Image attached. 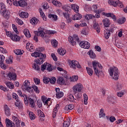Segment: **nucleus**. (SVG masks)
Instances as JSON below:
<instances>
[{
    "instance_id": "nucleus-30",
    "label": "nucleus",
    "mask_w": 127,
    "mask_h": 127,
    "mask_svg": "<svg viewBox=\"0 0 127 127\" xmlns=\"http://www.w3.org/2000/svg\"><path fill=\"white\" fill-rule=\"evenodd\" d=\"M47 70L48 71H49V72H51V71H52L53 70H55V69L56 68V67L53 66L49 64H47Z\"/></svg>"
},
{
    "instance_id": "nucleus-52",
    "label": "nucleus",
    "mask_w": 127,
    "mask_h": 127,
    "mask_svg": "<svg viewBox=\"0 0 127 127\" xmlns=\"http://www.w3.org/2000/svg\"><path fill=\"white\" fill-rule=\"evenodd\" d=\"M33 89L35 91V93L37 94H39V90H38V87L36 85L33 86Z\"/></svg>"
},
{
    "instance_id": "nucleus-50",
    "label": "nucleus",
    "mask_w": 127,
    "mask_h": 127,
    "mask_svg": "<svg viewBox=\"0 0 127 127\" xmlns=\"http://www.w3.org/2000/svg\"><path fill=\"white\" fill-rule=\"evenodd\" d=\"M34 83H35L36 85H39L40 84V79H39V78L35 77L34 78Z\"/></svg>"
},
{
    "instance_id": "nucleus-15",
    "label": "nucleus",
    "mask_w": 127,
    "mask_h": 127,
    "mask_svg": "<svg viewBox=\"0 0 127 127\" xmlns=\"http://www.w3.org/2000/svg\"><path fill=\"white\" fill-rule=\"evenodd\" d=\"M6 122V126L7 127H15V124L14 123H13L12 121H10V120L6 118L5 119Z\"/></svg>"
},
{
    "instance_id": "nucleus-51",
    "label": "nucleus",
    "mask_w": 127,
    "mask_h": 127,
    "mask_svg": "<svg viewBox=\"0 0 127 127\" xmlns=\"http://www.w3.org/2000/svg\"><path fill=\"white\" fill-rule=\"evenodd\" d=\"M29 117L30 118L31 120L33 121L35 119V117H34V114L32 112H30L29 114Z\"/></svg>"
},
{
    "instance_id": "nucleus-20",
    "label": "nucleus",
    "mask_w": 127,
    "mask_h": 127,
    "mask_svg": "<svg viewBox=\"0 0 127 127\" xmlns=\"http://www.w3.org/2000/svg\"><path fill=\"white\" fill-rule=\"evenodd\" d=\"M116 100H117V98H116V97L112 96L108 98V102H109V103H111V104H115Z\"/></svg>"
},
{
    "instance_id": "nucleus-4",
    "label": "nucleus",
    "mask_w": 127,
    "mask_h": 127,
    "mask_svg": "<svg viewBox=\"0 0 127 127\" xmlns=\"http://www.w3.org/2000/svg\"><path fill=\"white\" fill-rule=\"evenodd\" d=\"M34 62H35L36 64H34V65H33V68L35 69V70H37V71H39L40 70V67H39V65H41L43 62H44V61H43V58H39L38 59L35 60L34 61Z\"/></svg>"
},
{
    "instance_id": "nucleus-2",
    "label": "nucleus",
    "mask_w": 127,
    "mask_h": 127,
    "mask_svg": "<svg viewBox=\"0 0 127 127\" xmlns=\"http://www.w3.org/2000/svg\"><path fill=\"white\" fill-rule=\"evenodd\" d=\"M92 65L94 69V71L98 77H100V73H101V71L99 70L98 68H100V69H103V66H102V64H100L99 62H97L96 61H94L92 62Z\"/></svg>"
},
{
    "instance_id": "nucleus-61",
    "label": "nucleus",
    "mask_w": 127,
    "mask_h": 127,
    "mask_svg": "<svg viewBox=\"0 0 127 127\" xmlns=\"http://www.w3.org/2000/svg\"><path fill=\"white\" fill-rule=\"evenodd\" d=\"M51 56L54 61H57V57H56V55H55V54H52Z\"/></svg>"
},
{
    "instance_id": "nucleus-1",
    "label": "nucleus",
    "mask_w": 127,
    "mask_h": 127,
    "mask_svg": "<svg viewBox=\"0 0 127 127\" xmlns=\"http://www.w3.org/2000/svg\"><path fill=\"white\" fill-rule=\"evenodd\" d=\"M109 73L110 75L112 77V79H114V80H118L119 79V69L117 67H111L109 69Z\"/></svg>"
},
{
    "instance_id": "nucleus-19",
    "label": "nucleus",
    "mask_w": 127,
    "mask_h": 127,
    "mask_svg": "<svg viewBox=\"0 0 127 127\" xmlns=\"http://www.w3.org/2000/svg\"><path fill=\"white\" fill-rule=\"evenodd\" d=\"M119 2H120V0H117V1H114V0H108V3L111 5H113V6H117Z\"/></svg>"
},
{
    "instance_id": "nucleus-28",
    "label": "nucleus",
    "mask_w": 127,
    "mask_h": 127,
    "mask_svg": "<svg viewBox=\"0 0 127 127\" xmlns=\"http://www.w3.org/2000/svg\"><path fill=\"white\" fill-rule=\"evenodd\" d=\"M58 84L60 85H64L65 84V80L63 77H59L57 80Z\"/></svg>"
},
{
    "instance_id": "nucleus-33",
    "label": "nucleus",
    "mask_w": 127,
    "mask_h": 127,
    "mask_svg": "<svg viewBox=\"0 0 127 127\" xmlns=\"http://www.w3.org/2000/svg\"><path fill=\"white\" fill-rule=\"evenodd\" d=\"M53 3L54 5L57 6L58 7H61V6H62V3H61V2L59 1H56L55 0L53 1Z\"/></svg>"
},
{
    "instance_id": "nucleus-27",
    "label": "nucleus",
    "mask_w": 127,
    "mask_h": 127,
    "mask_svg": "<svg viewBox=\"0 0 127 127\" xmlns=\"http://www.w3.org/2000/svg\"><path fill=\"white\" fill-rule=\"evenodd\" d=\"M17 102L15 103V106L18 108V109H22V103L19 101V99H17Z\"/></svg>"
},
{
    "instance_id": "nucleus-34",
    "label": "nucleus",
    "mask_w": 127,
    "mask_h": 127,
    "mask_svg": "<svg viewBox=\"0 0 127 127\" xmlns=\"http://www.w3.org/2000/svg\"><path fill=\"white\" fill-rule=\"evenodd\" d=\"M4 110L6 116H7V117H9V116H10V113L9 111V108L7 107V105H6L4 107Z\"/></svg>"
},
{
    "instance_id": "nucleus-9",
    "label": "nucleus",
    "mask_w": 127,
    "mask_h": 127,
    "mask_svg": "<svg viewBox=\"0 0 127 127\" xmlns=\"http://www.w3.org/2000/svg\"><path fill=\"white\" fill-rule=\"evenodd\" d=\"M79 45L82 48H84L85 49H89L90 48V46H91L90 43L86 41H81L79 43Z\"/></svg>"
},
{
    "instance_id": "nucleus-48",
    "label": "nucleus",
    "mask_w": 127,
    "mask_h": 127,
    "mask_svg": "<svg viewBox=\"0 0 127 127\" xmlns=\"http://www.w3.org/2000/svg\"><path fill=\"white\" fill-rule=\"evenodd\" d=\"M24 86L25 87V88H28V87H29L30 86V82L28 81V80H26L24 82Z\"/></svg>"
},
{
    "instance_id": "nucleus-58",
    "label": "nucleus",
    "mask_w": 127,
    "mask_h": 127,
    "mask_svg": "<svg viewBox=\"0 0 127 127\" xmlns=\"http://www.w3.org/2000/svg\"><path fill=\"white\" fill-rule=\"evenodd\" d=\"M26 90L29 93H31L32 92H33V87H29V86H28V87L26 88Z\"/></svg>"
},
{
    "instance_id": "nucleus-12",
    "label": "nucleus",
    "mask_w": 127,
    "mask_h": 127,
    "mask_svg": "<svg viewBox=\"0 0 127 127\" xmlns=\"http://www.w3.org/2000/svg\"><path fill=\"white\" fill-rule=\"evenodd\" d=\"M56 97L58 99H60V98H62L63 96H64V93L62 91H60V89L59 88H56Z\"/></svg>"
},
{
    "instance_id": "nucleus-54",
    "label": "nucleus",
    "mask_w": 127,
    "mask_h": 127,
    "mask_svg": "<svg viewBox=\"0 0 127 127\" xmlns=\"http://www.w3.org/2000/svg\"><path fill=\"white\" fill-rule=\"evenodd\" d=\"M49 82H50L51 84H55L56 82V78L55 77H52L50 79Z\"/></svg>"
},
{
    "instance_id": "nucleus-39",
    "label": "nucleus",
    "mask_w": 127,
    "mask_h": 127,
    "mask_svg": "<svg viewBox=\"0 0 127 127\" xmlns=\"http://www.w3.org/2000/svg\"><path fill=\"white\" fill-rule=\"evenodd\" d=\"M5 84H6L7 87L9 89H13V88H14V85L11 82H6L5 83Z\"/></svg>"
},
{
    "instance_id": "nucleus-53",
    "label": "nucleus",
    "mask_w": 127,
    "mask_h": 127,
    "mask_svg": "<svg viewBox=\"0 0 127 127\" xmlns=\"http://www.w3.org/2000/svg\"><path fill=\"white\" fill-rule=\"evenodd\" d=\"M52 45L54 47H57V46L58 45V42L55 40L52 42Z\"/></svg>"
},
{
    "instance_id": "nucleus-14",
    "label": "nucleus",
    "mask_w": 127,
    "mask_h": 127,
    "mask_svg": "<svg viewBox=\"0 0 127 127\" xmlns=\"http://www.w3.org/2000/svg\"><path fill=\"white\" fill-rule=\"evenodd\" d=\"M1 15L6 19H8L9 18V15H10V13L8 10H5L2 11Z\"/></svg>"
},
{
    "instance_id": "nucleus-29",
    "label": "nucleus",
    "mask_w": 127,
    "mask_h": 127,
    "mask_svg": "<svg viewBox=\"0 0 127 127\" xmlns=\"http://www.w3.org/2000/svg\"><path fill=\"white\" fill-rule=\"evenodd\" d=\"M71 8L73 9L75 12H76L77 13V12H79V6L75 4H71Z\"/></svg>"
},
{
    "instance_id": "nucleus-60",
    "label": "nucleus",
    "mask_w": 127,
    "mask_h": 127,
    "mask_svg": "<svg viewBox=\"0 0 127 127\" xmlns=\"http://www.w3.org/2000/svg\"><path fill=\"white\" fill-rule=\"evenodd\" d=\"M122 88H123V85L122 83H117V89L118 90H121L122 89Z\"/></svg>"
},
{
    "instance_id": "nucleus-8",
    "label": "nucleus",
    "mask_w": 127,
    "mask_h": 127,
    "mask_svg": "<svg viewBox=\"0 0 127 127\" xmlns=\"http://www.w3.org/2000/svg\"><path fill=\"white\" fill-rule=\"evenodd\" d=\"M69 64L70 67L73 69H76V67H77V68H81V65L79 64V62L77 61H71L69 62Z\"/></svg>"
},
{
    "instance_id": "nucleus-6",
    "label": "nucleus",
    "mask_w": 127,
    "mask_h": 127,
    "mask_svg": "<svg viewBox=\"0 0 127 127\" xmlns=\"http://www.w3.org/2000/svg\"><path fill=\"white\" fill-rule=\"evenodd\" d=\"M82 89H83V85L81 83L76 84L72 88L74 93H80L81 92Z\"/></svg>"
},
{
    "instance_id": "nucleus-41",
    "label": "nucleus",
    "mask_w": 127,
    "mask_h": 127,
    "mask_svg": "<svg viewBox=\"0 0 127 127\" xmlns=\"http://www.w3.org/2000/svg\"><path fill=\"white\" fill-rule=\"evenodd\" d=\"M23 33L26 37H30V33H29L28 29H25L24 30Z\"/></svg>"
},
{
    "instance_id": "nucleus-62",
    "label": "nucleus",
    "mask_w": 127,
    "mask_h": 127,
    "mask_svg": "<svg viewBox=\"0 0 127 127\" xmlns=\"http://www.w3.org/2000/svg\"><path fill=\"white\" fill-rule=\"evenodd\" d=\"M17 20V23L19 24L20 25H22V24L23 23V22L22 20L19 19V18H16Z\"/></svg>"
},
{
    "instance_id": "nucleus-25",
    "label": "nucleus",
    "mask_w": 127,
    "mask_h": 127,
    "mask_svg": "<svg viewBox=\"0 0 127 127\" xmlns=\"http://www.w3.org/2000/svg\"><path fill=\"white\" fill-rule=\"evenodd\" d=\"M19 16L22 18H27L28 17V13L26 12H21L19 13Z\"/></svg>"
},
{
    "instance_id": "nucleus-38",
    "label": "nucleus",
    "mask_w": 127,
    "mask_h": 127,
    "mask_svg": "<svg viewBox=\"0 0 127 127\" xmlns=\"http://www.w3.org/2000/svg\"><path fill=\"white\" fill-rule=\"evenodd\" d=\"M87 73L89 76H93V73H94V71H93V69L91 68H89L88 67H86Z\"/></svg>"
},
{
    "instance_id": "nucleus-11",
    "label": "nucleus",
    "mask_w": 127,
    "mask_h": 127,
    "mask_svg": "<svg viewBox=\"0 0 127 127\" xmlns=\"http://www.w3.org/2000/svg\"><path fill=\"white\" fill-rule=\"evenodd\" d=\"M31 56H32V57H39L40 58H46V55L45 54H43L41 53H38V52H34L33 53L31 54Z\"/></svg>"
},
{
    "instance_id": "nucleus-47",
    "label": "nucleus",
    "mask_w": 127,
    "mask_h": 127,
    "mask_svg": "<svg viewBox=\"0 0 127 127\" xmlns=\"http://www.w3.org/2000/svg\"><path fill=\"white\" fill-rule=\"evenodd\" d=\"M105 116H106V115L104 113V109H101L99 113V118H103V117H105Z\"/></svg>"
},
{
    "instance_id": "nucleus-64",
    "label": "nucleus",
    "mask_w": 127,
    "mask_h": 127,
    "mask_svg": "<svg viewBox=\"0 0 127 127\" xmlns=\"http://www.w3.org/2000/svg\"><path fill=\"white\" fill-rule=\"evenodd\" d=\"M117 96L118 97H120V98L123 97L124 96V92H120L117 93Z\"/></svg>"
},
{
    "instance_id": "nucleus-46",
    "label": "nucleus",
    "mask_w": 127,
    "mask_h": 127,
    "mask_svg": "<svg viewBox=\"0 0 127 127\" xmlns=\"http://www.w3.org/2000/svg\"><path fill=\"white\" fill-rule=\"evenodd\" d=\"M43 80L45 84H48V83H49V81H50V78L47 77H44Z\"/></svg>"
},
{
    "instance_id": "nucleus-21",
    "label": "nucleus",
    "mask_w": 127,
    "mask_h": 127,
    "mask_svg": "<svg viewBox=\"0 0 127 127\" xmlns=\"http://www.w3.org/2000/svg\"><path fill=\"white\" fill-rule=\"evenodd\" d=\"M82 18V15L80 14H75L72 18L73 20H80Z\"/></svg>"
},
{
    "instance_id": "nucleus-36",
    "label": "nucleus",
    "mask_w": 127,
    "mask_h": 127,
    "mask_svg": "<svg viewBox=\"0 0 127 127\" xmlns=\"http://www.w3.org/2000/svg\"><path fill=\"white\" fill-rule=\"evenodd\" d=\"M87 54L89 55L90 58H96V55H95V53L93 52V51L90 50L88 53Z\"/></svg>"
},
{
    "instance_id": "nucleus-16",
    "label": "nucleus",
    "mask_w": 127,
    "mask_h": 127,
    "mask_svg": "<svg viewBox=\"0 0 127 127\" xmlns=\"http://www.w3.org/2000/svg\"><path fill=\"white\" fill-rule=\"evenodd\" d=\"M93 22H94L93 27L95 29H96L97 33H99V32H101L100 31L101 28L100 27V25H99V24L97 23L96 21H94Z\"/></svg>"
},
{
    "instance_id": "nucleus-26",
    "label": "nucleus",
    "mask_w": 127,
    "mask_h": 127,
    "mask_svg": "<svg viewBox=\"0 0 127 127\" xmlns=\"http://www.w3.org/2000/svg\"><path fill=\"white\" fill-rule=\"evenodd\" d=\"M18 3L19 6L24 7L27 5V3L25 2V0H20L18 1Z\"/></svg>"
},
{
    "instance_id": "nucleus-31",
    "label": "nucleus",
    "mask_w": 127,
    "mask_h": 127,
    "mask_svg": "<svg viewBox=\"0 0 127 127\" xmlns=\"http://www.w3.org/2000/svg\"><path fill=\"white\" fill-rule=\"evenodd\" d=\"M48 17L49 18H51V19H52L53 20H54V21H56V20H57L58 19V16H57V15L55 14H50L48 15Z\"/></svg>"
},
{
    "instance_id": "nucleus-45",
    "label": "nucleus",
    "mask_w": 127,
    "mask_h": 127,
    "mask_svg": "<svg viewBox=\"0 0 127 127\" xmlns=\"http://www.w3.org/2000/svg\"><path fill=\"white\" fill-rule=\"evenodd\" d=\"M85 19H87V20H90V19H92L93 17H95L94 16H93L92 14H87L85 16Z\"/></svg>"
},
{
    "instance_id": "nucleus-35",
    "label": "nucleus",
    "mask_w": 127,
    "mask_h": 127,
    "mask_svg": "<svg viewBox=\"0 0 127 127\" xmlns=\"http://www.w3.org/2000/svg\"><path fill=\"white\" fill-rule=\"evenodd\" d=\"M74 108V105L69 104L65 107L64 110L65 111H69V110H73Z\"/></svg>"
},
{
    "instance_id": "nucleus-32",
    "label": "nucleus",
    "mask_w": 127,
    "mask_h": 127,
    "mask_svg": "<svg viewBox=\"0 0 127 127\" xmlns=\"http://www.w3.org/2000/svg\"><path fill=\"white\" fill-rule=\"evenodd\" d=\"M58 52L59 54H60V55H62L63 56V55H65V54H66V50L64 49H58Z\"/></svg>"
},
{
    "instance_id": "nucleus-37",
    "label": "nucleus",
    "mask_w": 127,
    "mask_h": 127,
    "mask_svg": "<svg viewBox=\"0 0 127 127\" xmlns=\"http://www.w3.org/2000/svg\"><path fill=\"white\" fill-rule=\"evenodd\" d=\"M23 97L24 98V103L26 106H28V103H29V100H28V97L26 96V95L23 94Z\"/></svg>"
},
{
    "instance_id": "nucleus-57",
    "label": "nucleus",
    "mask_w": 127,
    "mask_h": 127,
    "mask_svg": "<svg viewBox=\"0 0 127 127\" xmlns=\"http://www.w3.org/2000/svg\"><path fill=\"white\" fill-rule=\"evenodd\" d=\"M38 114L42 118H44L45 117L44 113H43V112H42V111H41V110H38Z\"/></svg>"
},
{
    "instance_id": "nucleus-49",
    "label": "nucleus",
    "mask_w": 127,
    "mask_h": 127,
    "mask_svg": "<svg viewBox=\"0 0 127 127\" xmlns=\"http://www.w3.org/2000/svg\"><path fill=\"white\" fill-rule=\"evenodd\" d=\"M111 36V33L110 32L106 31L105 32V37L106 39H109V38Z\"/></svg>"
},
{
    "instance_id": "nucleus-42",
    "label": "nucleus",
    "mask_w": 127,
    "mask_h": 127,
    "mask_svg": "<svg viewBox=\"0 0 127 127\" xmlns=\"http://www.w3.org/2000/svg\"><path fill=\"white\" fill-rule=\"evenodd\" d=\"M14 53L16 55H21L22 54H23V52L21 51V50H15Z\"/></svg>"
},
{
    "instance_id": "nucleus-56",
    "label": "nucleus",
    "mask_w": 127,
    "mask_h": 127,
    "mask_svg": "<svg viewBox=\"0 0 127 127\" xmlns=\"http://www.w3.org/2000/svg\"><path fill=\"white\" fill-rule=\"evenodd\" d=\"M46 67H47V63L41 65V71H44L46 69Z\"/></svg>"
},
{
    "instance_id": "nucleus-59",
    "label": "nucleus",
    "mask_w": 127,
    "mask_h": 127,
    "mask_svg": "<svg viewBox=\"0 0 127 127\" xmlns=\"http://www.w3.org/2000/svg\"><path fill=\"white\" fill-rule=\"evenodd\" d=\"M12 28L14 31L17 34H18L19 32L18 31H17V27H16V26L15 25H12Z\"/></svg>"
},
{
    "instance_id": "nucleus-44",
    "label": "nucleus",
    "mask_w": 127,
    "mask_h": 127,
    "mask_svg": "<svg viewBox=\"0 0 127 127\" xmlns=\"http://www.w3.org/2000/svg\"><path fill=\"white\" fill-rule=\"evenodd\" d=\"M118 22L120 24H123V23H125V22H126V18L122 17L121 19H119L118 20Z\"/></svg>"
},
{
    "instance_id": "nucleus-7",
    "label": "nucleus",
    "mask_w": 127,
    "mask_h": 127,
    "mask_svg": "<svg viewBox=\"0 0 127 127\" xmlns=\"http://www.w3.org/2000/svg\"><path fill=\"white\" fill-rule=\"evenodd\" d=\"M35 34H37V36H41V37H46V33L44 32V28L40 27L38 28L37 31L35 32Z\"/></svg>"
},
{
    "instance_id": "nucleus-43",
    "label": "nucleus",
    "mask_w": 127,
    "mask_h": 127,
    "mask_svg": "<svg viewBox=\"0 0 127 127\" xmlns=\"http://www.w3.org/2000/svg\"><path fill=\"white\" fill-rule=\"evenodd\" d=\"M5 58L3 55H0V66L2 65Z\"/></svg>"
},
{
    "instance_id": "nucleus-40",
    "label": "nucleus",
    "mask_w": 127,
    "mask_h": 127,
    "mask_svg": "<svg viewBox=\"0 0 127 127\" xmlns=\"http://www.w3.org/2000/svg\"><path fill=\"white\" fill-rule=\"evenodd\" d=\"M0 9H1V12L4 10H6L4 3L2 2L0 3Z\"/></svg>"
},
{
    "instance_id": "nucleus-5",
    "label": "nucleus",
    "mask_w": 127,
    "mask_h": 127,
    "mask_svg": "<svg viewBox=\"0 0 127 127\" xmlns=\"http://www.w3.org/2000/svg\"><path fill=\"white\" fill-rule=\"evenodd\" d=\"M6 35L7 36L10 37L13 41H19L20 40V37L17 36V35L13 34L11 32H6Z\"/></svg>"
},
{
    "instance_id": "nucleus-22",
    "label": "nucleus",
    "mask_w": 127,
    "mask_h": 127,
    "mask_svg": "<svg viewBox=\"0 0 127 127\" xmlns=\"http://www.w3.org/2000/svg\"><path fill=\"white\" fill-rule=\"evenodd\" d=\"M103 22L105 27H109L110 26V24H111V22H110V20L107 18L103 19Z\"/></svg>"
},
{
    "instance_id": "nucleus-3",
    "label": "nucleus",
    "mask_w": 127,
    "mask_h": 127,
    "mask_svg": "<svg viewBox=\"0 0 127 127\" xmlns=\"http://www.w3.org/2000/svg\"><path fill=\"white\" fill-rule=\"evenodd\" d=\"M68 41L70 43H71V45L74 46V45H76V42L77 43H79V42H80V40L79 39V37H78V35L74 34L73 37H68Z\"/></svg>"
},
{
    "instance_id": "nucleus-55",
    "label": "nucleus",
    "mask_w": 127,
    "mask_h": 127,
    "mask_svg": "<svg viewBox=\"0 0 127 127\" xmlns=\"http://www.w3.org/2000/svg\"><path fill=\"white\" fill-rule=\"evenodd\" d=\"M70 126V122L64 121L63 127H68Z\"/></svg>"
},
{
    "instance_id": "nucleus-18",
    "label": "nucleus",
    "mask_w": 127,
    "mask_h": 127,
    "mask_svg": "<svg viewBox=\"0 0 127 127\" xmlns=\"http://www.w3.org/2000/svg\"><path fill=\"white\" fill-rule=\"evenodd\" d=\"M12 121L15 123V125H16V127H19L20 123H19V120H18V118H17L15 116L12 117Z\"/></svg>"
},
{
    "instance_id": "nucleus-17",
    "label": "nucleus",
    "mask_w": 127,
    "mask_h": 127,
    "mask_svg": "<svg viewBox=\"0 0 127 127\" xmlns=\"http://www.w3.org/2000/svg\"><path fill=\"white\" fill-rule=\"evenodd\" d=\"M103 14H104V15H105V16H107V17H111L114 20V21H116V20H117V17H116V15H115L113 13H103Z\"/></svg>"
},
{
    "instance_id": "nucleus-10",
    "label": "nucleus",
    "mask_w": 127,
    "mask_h": 127,
    "mask_svg": "<svg viewBox=\"0 0 127 127\" xmlns=\"http://www.w3.org/2000/svg\"><path fill=\"white\" fill-rule=\"evenodd\" d=\"M74 94L76 98L75 99V98H74V96L72 95L71 98H70V101H71V102H73V103H76V102H77L76 101H80V100H81V95L78 93H74Z\"/></svg>"
},
{
    "instance_id": "nucleus-63",
    "label": "nucleus",
    "mask_w": 127,
    "mask_h": 127,
    "mask_svg": "<svg viewBox=\"0 0 127 127\" xmlns=\"http://www.w3.org/2000/svg\"><path fill=\"white\" fill-rule=\"evenodd\" d=\"M0 51L2 52V53H7V51L6 50L4 49L3 48L0 47Z\"/></svg>"
},
{
    "instance_id": "nucleus-24",
    "label": "nucleus",
    "mask_w": 127,
    "mask_h": 127,
    "mask_svg": "<svg viewBox=\"0 0 127 127\" xmlns=\"http://www.w3.org/2000/svg\"><path fill=\"white\" fill-rule=\"evenodd\" d=\"M28 101H29L30 106H31L32 108H34V107H35V102H34V100L33 99L30 97H28Z\"/></svg>"
},
{
    "instance_id": "nucleus-13",
    "label": "nucleus",
    "mask_w": 127,
    "mask_h": 127,
    "mask_svg": "<svg viewBox=\"0 0 127 127\" xmlns=\"http://www.w3.org/2000/svg\"><path fill=\"white\" fill-rule=\"evenodd\" d=\"M8 80L11 81V80H15L16 79V74L13 72H9L7 75Z\"/></svg>"
},
{
    "instance_id": "nucleus-23",
    "label": "nucleus",
    "mask_w": 127,
    "mask_h": 127,
    "mask_svg": "<svg viewBox=\"0 0 127 127\" xmlns=\"http://www.w3.org/2000/svg\"><path fill=\"white\" fill-rule=\"evenodd\" d=\"M38 21H39L38 19H37V18L35 17L32 18L30 20V23H31V24H32L33 25H36V24H37V23H38Z\"/></svg>"
}]
</instances>
